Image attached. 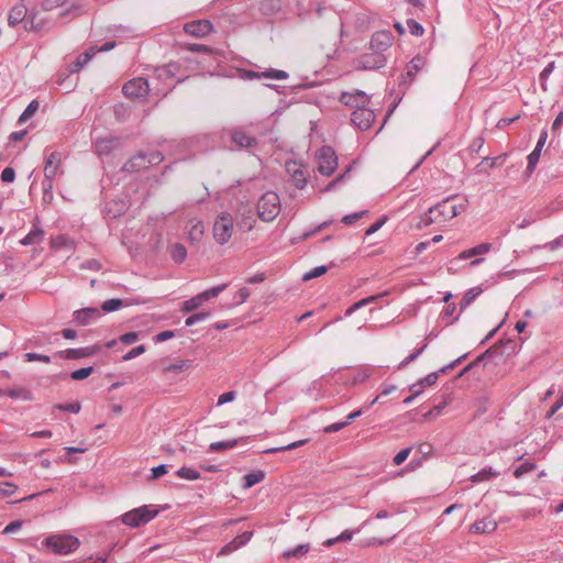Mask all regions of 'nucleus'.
<instances>
[{
	"mask_svg": "<svg viewBox=\"0 0 563 563\" xmlns=\"http://www.w3.org/2000/svg\"><path fill=\"white\" fill-rule=\"evenodd\" d=\"M80 545L78 538L71 534H52L42 541V547L49 549L54 554L67 555L75 552Z\"/></svg>",
	"mask_w": 563,
	"mask_h": 563,
	"instance_id": "nucleus-1",
	"label": "nucleus"
},
{
	"mask_svg": "<svg viewBox=\"0 0 563 563\" xmlns=\"http://www.w3.org/2000/svg\"><path fill=\"white\" fill-rule=\"evenodd\" d=\"M280 212V199L275 191L262 195L257 202L258 218L265 222L273 221Z\"/></svg>",
	"mask_w": 563,
	"mask_h": 563,
	"instance_id": "nucleus-2",
	"label": "nucleus"
},
{
	"mask_svg": "<svg viewBox=\"0 0 563 563\" xmlns=\"http://www.w3.org/2000/svg\"><path fill=\"white\" fill-rule=\"evenodd\" d=\"M158 512V509H152L150 506L145 505L125 512L121 520L124 525L136 528L150 522Z\"/></svg>",
	"mask_w": 563,
	"mask_h": 563,
	"instance_id": "nucleus-3",
	"label": "nucleus"
},
{
	"mask_svg": "<svg viewBox=\"0 0 563 563\" xmlns=\"http://www.w3.org/2000/svg\"><path fill=\"white\" fill-rule=\"evenodd\" d=\"M230 141L239 148L252 150L258 145V140L250 131V126L239 125L228 131Z\"/></svg>",
	"mask_w": 563,
	"mask_h": 563,
	"instance_id": "nucleus-4",
	"label": "nucleus"
},
{
	"mask_svg": "<svg viewBox=\"0 0 563 563\" xmlns=\"http://www.w3.org/2000/svg\"><path fill=\"white\" fill-rule=\"evenodd\" d=\"M318 172L323 176H331L338 167V157L331 146L324 145L316 153Z\"/></svg>",
	"mask_w": 563,
	"mask_h": 563,
	"instance_id": "nucleus-5",
	"label": "nucleus"
},
{
	"mask_svg": "<svg viewBox=\"0 0 563 563\" xmlns=\"http://www.w3.org/2000/svg\"><path fill=\"white\" fill-rule=\"evenodd\" d=\"M26 19V22L30 23L31 29L40 30L42 25L40 23H36V13L34 11H31L29 13L27 7L20 2L15 4L9 12L8 16V24L12 27L16 26L19 23L24 21Z\"/></svg>",
	"mask_w": 563,
	"mask_h": 563,
	"instance_id": "nucleus-6",
	"label": "nucleus"
},
{
	"mask_svg": "<svg viewBox=\"0 0 563 563\" xmlns=\"http://www.w3.org/2000/svg\"><path fill=\"white\" fill-rule=\"evenodd\" d=\"M233 233V218L229 213H221L213 224V236L219 244H225Z\"/></svg>",
	"mask_w": 563,
	"mask_h": 563,
	"instance_id": "nucleus-7",
	"label": "nucleus"
},
{
	"mask_svg": "<svg viewBox=\"0 0 563 563\" xmlns=\"http://www.w3.org/2000/svg\"><path fill=\"white\" fill-rule=\"evenodd\" d=\"M227 286H228L227 284H222V285L211 287V288L198 294L197 296L184 301L181 311L185 313H188V312H191V311L198 309L205 301H207L213 297H217L219 294H221L227 288Z\"/></svg>",
	"mask_w": 563,
	"mask_h": 563,
	"instance_id": "nucleus-8",
	"label": "nucleus"
},
{
	"mask_svg": "<svg viewBox=\"0 0 563 563\" xmlns=\"http://www.w3.org/2000/svg\"><path fill=\"white\" fill-rule=\"evenodd\" d=\"M490 250H492V244L490 243H482V244H478V245H476L474 247L465 250L462 253H460V255L457 257L453 258L450 262L449 271H452L454 268V266L460 261H465V260H468V258H472V257H476V258L470 263V266H476V265L481 264L484 261L483 257H477V256L487 254Z\"/></svg>",
	"mask_w": 563,
	"mask_h": 563,
	"instance_id": "nucleus-9",
	"label": "nucleus"
},
{
	"mask_svg": "<svg viewBox=\"0 0 563 563\" xmlns=\"http://www.w3.org/2000/svg\"><path fill=\"white\" fill-rule=\"evenodd\" d=\"M150 86L145 78L137 77L124 84L122 92L128 98H142L148 93Z\"/></svg>",
	"mask_w": 563,
	"mask_h": 563,
	"instance_id": "nucleus-10",
	"label": "nucleus"
},
{
	"mask_svg": "<svg viewBox=\"0 0 563 563\" xmlns=\"http://www.w3.org/2000/svg\"><path fill=\"white\" fill-rule=\"evenodd\" d=\"M393 42L394 35L390 31H377L371 37L369 48L374 53L384 54L391 46Z\"/></svg>",
	"mask_w": 563,
	"mask_h": 563,
	"instance_id": "nucleus-11",
	"label": "nucleus"
},
{
	"mask_svg": "<svg viewBox=\"0 0 563 563\" xmlns=\"http://www.w3.org/2000/svg\"><path fill=\"white\" fill-rule=\"evenodd\" d=\"M339 100L344 106L355 108V110L369 103V97L362 90H354L353 92L343 91Z\"/></svg>",
	"mask_w": 563,
	"mask_h": 563,
	"instance_id": "nucleus-12",
	"label": "nucleus"
},
{
	"mask_svg": "<svg viewBox=\"0 0 563 563\" xmlns=\"http://www.w3.org/2000/svg\"><path fill=\"white\" fill-rule=\"evenodd\" d=\"M386 57L380 53H366L363 54L357 60V68L365 70H375L386 65Z\"/></svg>",
	"mask_w": 563,
	"mask_h": 563,
	"instance_id": "nucleus-13",
	"label": "nucleus"
},
{
	"mask_svg": "<svg viewBox=\"0 0 563 563\" xmlns=\"http://www.w3.org/2000/svg\"><path fill=\"white\" fill-rule=\"evenodd\" d=\"M375 113L373 110H371L367 106L356 109L353 111L351 121L353 124H355L360 130L366 131L368 130L374 120H375Z\"/></svg>",
	"mask_w": 563,
	"mask_h": 563,
	"instance_id": "nucleus-14",
	"label": "nucleus"
},
{
	"mask_svg": "<svg viewBox=\"0 0 563 563\" xmlns=\"http://www.w3.org/2000/svg\"><path fill=\"white\" fill-rule=\"evenodd\" d=\"M101 316H102V313L99 308L88 307V308L75 310L73 312V321L77 325L85 327V325H89V324L93 323L96 320L101 318Z\"/></svg>",
	"mask_w": 563,
	"mask_h": 563,
	"instance_id": "nucleus-15",
	"label": "nucleus"
},
{
	"mask_svg": "<svg viewBox=\"0 0 563 563\" xmlns=\"http://www.w3.org/2000/svg\"><path fill=\"white\" fill-rule=\"evenodd\" d=\"M424 57H422L421 55H416L407 65L406 74L401 76L402 80L400 81L399 86H406V88H408L415 80L417 74L424 67Z\"/></svg>",
	"mask_w": 563,
	"mask_h": 563,
	"instance_id": "nucleus-16",
	"label": "nucleus"
},
{
	"mask_svg": "<svg viewBox=\"0 0 563 563\" xmlns=\"http://www.w3.org/2000/svg\"><path fill=\"white\" fill-rule=\"evenodd\" d=\"M286 172L290 176L292 185L298 189H303L307 185V175L300 164L295 161L286 163Z\"/></svg>",
	"mask_w": 563,
	"mask_h": 563,
	"instance_id": "nucleus-17",
	"label": "nucleus"
},
{
	"mask_svg": "<svg viewBox=\"0 0 563 563\" xmlns=\"http://www.w3.org/2000/svg\"><path fill=\"white\" fill-rule=\"evenodd\" d=\"M62 174V154L55 151L46 155L44 176H46V178H55L57 175Z\"/></svg>",
	"mask_w": 563,
	"mask_h": 563,
	"instance_id": "nucleus-18",
	"label": "nucleus"
},
{
	"mask_svg": "<svg viewBox=\"0 0 563 563\" xmlns=\"http://www.w3.org/2000/svg\"><path fill=\"white\" fill-rule=\"evenodd\" d=\"M213 30L212 23L208 20H197L184 25V31L196 37H205Z\"/></svg>",
	"mask_w": 563,
	"mask_h": 563,
	"instance_id": "nucleus-19",
	"label": "nucleus"
},
{
	"mask_svg": "<svg viewBox=\"0 0 563 563\" xmlns=\"http://www.w3.org/2000/svg\"><path fill=\"white\" fill-rule=\"evenodd\" d=\"M121 145V139L117 136L100 137L96 141V152L98 155H109Z\"/></svg>",
	"mask_w": 563,
	"mask_h": 563,
	"instance_id": "nucleus-20",
	"label": "nucleus"
},
{
	"mask_svg": "<svg viewBox=\"0 0 563 563\" xmlns=\"http://www.w3.org/2000/svg\"><path fill=\"white\" fill-rule=\"evenodd\" d=\"M98 351L97 346H85L78 349H67L57 352V355L65 360H79L93 355Z\"/></svg>",
	"mask_w": 563,
	"mask_h": 563,
	"instance_id": "nucleus-21",
	"label": "nucleus"
},
{
	"mask_svg": "<svg viewBox=\"0 0 563 563\" xmlns=\"http://www.w3.org/2000/svg\"><path fill=\"white\" fill-rule=\"evenodd\" d=\"M497 529V522L492 517H485L481 520L475 521L470 527V532L475 534L490 533Z\"/></svg>",
	"mask_w": 563,
	"mask_h": 563,
	"instance_id": "nucleus-22",
	"label": "nucleus"
},
{
	"mask_svg": "<svg viewBox=\"0 0 563 563\" xmlns=\"http://www.w3.org/2000/svg\"><path fill=\"white\" fill-rule=\"evenodd\" d=\"M507 156L508 155L506 153H504V154L498 155L496 157H484L482 159V162L478 165H476V167H475L476 173L487 174L490 168H493L495 166L503 165L505 163Z\"/></svg>",
	"mask_w": 563,
	"mask_h": 563,
	"instance_id": "nucleus-23",
	"label": "nucleus"
},
{
	"mask_svg": "<svg viewBox=\"0 0 563 563\" xmlns=\"http://www.w3.org/2000/svg\"><path fill=\"white\" fill-rule=\"evenodd\" d=\"M433 213L437 214L440 222L450 220L454 218V211L450 209V198H446L433 206Z\"/></svg>",
	"mask_w": 563,
	"mask_h": 563,
	"instance_id": "nucleus-24",
	"label": "nucleus"
},
{
	"mask_svg": "<svg viewBox=\"0 0 563 563\" xmlns=\"http://www.w3.org/2000/svg\"><path fill=\"white\" fill-rule=\"evenodd\" d=\"M180 71V65L176 62H170L164 66L157 67L155 73L159 79L174 78Z\"/></svg>",
	"mask_w": 563,
	"mask_h": 563,
	"instance_id": "nucleus-25",
	"label": "nucleus"
},
{
	"mask_svg": "<svg viewBox=\"0 0 563 563\" xmlns=\"http://www.w3.org/2000/svg\"><path fill=\"white\" fill-rule=\"evenodd\" d=\"M146 167V154L139 153L124 164L123 170L128 173H134Z\"/></svg>",
	"mask_w": 563,
	"mask_h": 563,
	"instance_id": "nucleus-26",
	"label": "nucleus"
},
{
	"mask_svg": "<svg viewBox=\"0 0 563 563\" xmlns=\"http://www.w3.org/2000/svg\"><path fill=\"white\" fill-rule=\"evenodd\" d=\"M250 77L284 80L288 78V73L279 69H268L262 73L250 71Z\"/></svg>",
	"mask_w": 563,
	"mask_h": 563,
	"instance_id": "nucleus-27",
	"label": "nucleus"
},
{
	"mask_svg": "<svg viewBox=\"0 0 563 563\" xmlns=\"http://www.w3.org/2000/svg\"><path fill=\"white\" fill-rule=\"evenodd\" d=\"M44 236V231L40 228H33L21 241L20 243L24 246L36 245L42 242Z\"/></svg>",
	"mask_w": 563,
	"mask_h": 563,
	"instance_id": "nucleus-28",
	"label": "nucleus"
},
{
	"mask_svg": "<svg viewBox=\"0 0 563 563\" xmlns=\"http://www.w3.org/2000/svg\"><path fill=\"white\" fill-rule=\"evenodd\" d=\"M169 254L175 263H183L187 257V250L184 244L175 243L169 247Z\"/></svg>",
	"mask_w": 563,
	"mask_h": 563,
	"instance_id": "nucleus-29",
	"label": "nucleus"
},
{
	"mask_svg": "<svg viewBox=\"0 0 563 563\" xmlns=\"http://www.w3.org/2000/svg\"><path fill=\"white\" fill-rule=\"evenodd\" d=\"M0 395H5L12 399H18V398H21L23 400L32 399L31 391L25 388H22V387L0 390Z\"/></svg>",
	"mask_w": 563,
	"mask_h": 563,
	"instance_id": "nucleus-30",
	"label": "nucleus"
},
{
	"mask_svg": "<svg viewBox=\"0 0 563 563\" xmlns=\"http://www.w3.org/2000/svg\"><path fill=\"white\" fill-rule=\"evenodd\" d=\"M482 292L483 289L478 286L468 289L460 302V309H466Z\"/></svg>",
	"mask_w": 563,
	"mask_h": 563,
	"instance_id": "nucleus-31",
	"label": "nucleus"
},
{
	"mask_svg": "<svg viewBox=\"0 0 563 563\" xmlns=\"http://www.w3.org/2000/svg\"><path fill=\"white\" fill-rule=\"evenodd\" d=\"M361 529L356 530H344L340 536L335 538H331L324 541L323 545L325 547H332L338 542H347L351 541L355 533H358Z\"/></svg>",
	"mask_w": 563,
	"mask_h": 563,
	"instance_id": "nucleus-32",
	"label": "nucleus"
},
{
	"mask_svg": "<svg viewBox=\"0 0 563 563\" xmlns=\"http://www.w3.org/2000/svg\"><path fill=\"white\" fill-rule=\"evenodd\" d=\"M499 475L498 472L494 471L490 466L485 467L477 472L476 474L471 476V481L474 483L485 482L493 477H497Z\"/></svg>",
	"mask_w": 563,
	"mask_h": 563,
	"instance_id": "nucleus-33",
	"label": "nucleus"
},
{
	"mask_svg": "<svg viewBox=\"0 0 563 563\" xmlns=\"http://www.w3.org/2000/svg\"><path fill=\"white\" fill-rule=\"evenodd\" d=\"M264 477H265V473L263 471H256V472L249 473L243 477V481H244L243 487L251 488L254 485L261 483L264 479Z\"/></svg>",
	"mask_w": 563,
	"mask_h": 563,
	"instance_id": "nucleus-34",
	"label": "nucleus"
},
{
	"mask_svg": "<svg viewBox=\"0 0 563 563\" xmlns=\"http://www.w3.org/2000/svg\"><path fill=\"white\" fill-rule=\"evenodd\" d=\"M282 9L280 0H264L261 2L260 10L264 14H274Z\"/></svg>",
	"mask_w": 563,
	"mask_h": 563,
	"instance_id": "nucleus-35",
	"label": "nucleus"
},
{
	"mask_svg": "<svg viewBox=\"0 0 563 563\" xmlns=\"http://www.w3.org/2000/svg\"><path fill=\"white\" fill-rule=\"evenodd\" d=\"M493 354L492 350L488 349L486 350L483 354H481L479 356H477L473 362H471L468 365H466L459 374H457V378H461L462 376H464L466 373H468L471 369H473L475 366H477L479 363H482L483 361H485L486 358L490 357Z\"/></svg>",
	"mask_w": 563,
	"mask_h": 563,
	"instance_id": "nucleus-36",
	"label": "nucleus"
},
{
	"mask_svg": "<svg viewBox=\"0 0 563 563\" xmlns=\"http://www.w3.org/2000/svg\"><path fill=\"white\" fill-rule=\"evenodd\" d=\"M310 550V544L309 543H305V544H299L297 545L296 548L291 549V550H287L284 552V558L286 559H289V558H301L305 554H307Z\"/></svg>",
	"mask_w": 563,
	"mask_h": 563,
	"instance_id": "nucleus-37",
	"label": "nucleus"
},
{
	"mask_svg": "<svg viewBox=\"0 0 563 563\" xmlns=\"http://www.w3.org/2000/svg\"><path fill=\"white\" fill-rule=\"evenodd\" d=\"M124 306V301L122 299H119V298H112V299H109V300H106L102 306H101V313L102 312H113V311H117L119 310L120 308H122Z\"/></svg>",
	"mask_w": 563,
	"mask_h": 563,
	"instance_id": "nucleus-38",
	"label": "nucleus"
},
{
	"mask_svg": "<svg viewBox=\"0 0 563 563\" xmlns=\"http://www.w3.org/2000/svg\"><path fill=\"white\" fill-rule=\"evenodd\" d=\"M176 475L180 478L188 481H196L200 478V473L191 467L183 466L176 472Z\"/></svg>",
	"mask_w": 563,
	"mask_h": 563,
	"instance_id": "nucleus-39",
	"label": "nucleus"
},
{
	"mask_svg": "<svg viewBox=\"0 0 563 563\" xmlns=\"http://www.w3.org/2000/svg\"><path fill=\"white\" fill-rule=\"evenodd\" d=\"M236 444H238L236 439L218 441V442H213L210 444L209 451L214 452V451H220V450H230V449H233L234 446H236Z\"/></svg>",
	"mask_w": 563,
	"mask_h": 563,
	"instance_id": "nucleus-40",
	"label": "nucleus"
},
{
	"mask_svg": "<svg viewBox=\"0 0 563 563\" xmlns=\"http://www.w3.org/2000/svg\"><path fill=\"white\" fill-rule=\"evenodd\" d=\"M191 366V361L189 360H181L176 363L169 364L165 367V372H172V373H180L185 369L189 368Z\"/></svg>",
	"mask_w": 563,
	"mask_h": 563,
	"instance_id": "nucleus-41",
	"label": "nucleus"
},
{
	"mask_svg": "<svg viewBox=\"0 0 563 563\" xmlns=\"http://www.w3.org/2000/svg\"><path fill=\"white\" fill-rule=\"evenodd\" d=\"M307 442H308V439L295 441V442H291V443H289L287 445H284V446L267 449V450H265V453L266 454H272V453H276V452H280V451L297 449V448L306 444Z\"/></svg>",
	"mask_w": 563,
	"mask_h": 563,
	"instance_id": "nucleus-42",
	"label": "nucleus"
},
{
	"mask_svg": "<svg viewBox=\"0 0 563 563\" xmlns=\"http://www.w3.org/2000/svg\"><path fill=\"white\" fill-rule=\"evenodd\" d=\"M88 54L81 53L77 56L76 60L69 66L70 73H78L84 66L89 63Z\"/></svg>",
	"mask_w": 563,
	"mask_h": 563,
	"instance_id": "nucleus-43",
	"label": "nucleus"
},
{
	"mask_svg": "<svg viewBox=\"0 0 563 563\" xmlns=\"http://www.w3.org/2000/svg\"><path fill=\"white\" fill-rule=\"evenodd\" d=\"M434 222H440L437 214L433 213V208H429L428 212H426L418 224L419 228H426Z\"/></svg>",
	"mask_w": 563,
	"mask_h": 563,
	"instance_id": "nucleus-44",
	"label": "nucleus"
},
{
	"mask_svg": "<svg viewBox=\"0 0 563 563\" xmlns=\"http://www.w3.org/2000/svg\"><path fill=\"white\" fill-rule=\"evenodd\" d=\"M541 152L539 148H534L529 155H528V165H527V173L531 174L536 169L538 162L540 159Z\"/></svg>",
	"mask_w": 563,
	"mask_h": 563,
	"instance_id": "nucleus-45",
	"label": "nucleus"
},
{
	"mask_svg": "<svg viewBox=\"0 0 563 563\" xmlns=\"http://www.w3.org/2000/svg\"><path fill=\"white\" fill-rule=\"evenodd\" d=\"M53 180H54V178H46V176H44V179L42 181L43 199L44 200L53 199V188H54Z\"/></svg>",
	"mask_w": 563,
	"mask_h": 563,
	"instance_id": "nucleus-46",
	"label": "nucleus"
},
{
	"mask_svg": "<svg viewBox=\"0 0 563 563\" xmlns=\"http://www.w3.org/2000/svg\"><path fill=\"white\" fill-rule=\"evenodd\" d=\"M536 464L532 463V462H525L522 463L521 465H519L518 467L515 468L514 471V476L516 478H520L522 477L525 474L527 473H530L532 472L533 470H536Z\"/></svg>",
	"mask_w": 563,
	"mask_h": 563,
	"instance_id": "nucleus-47",
	"label": "nucleus"
},
{
	"mask_svg": "<svg viewBox=\"0 0 563 563\" xmlns=\"http://www.w3.org/2000/svg\"><path fill=\"white\" fill-rule=\"evenodd\" d=\"M203 224L200 221L194 223L188 232V236L191 241H198L203 234Z\"/></svg>",
	"mask_w": 563,
	"mask_h": 563,
	"instance_id": "nucleus-48",
	"label": "nucleus"
},
{
	"mask_svg": "<svg viewBox=\"0 0 563 563\" xmlns=\"http://www.w3.org/2000/svg\"><path fill=\"white\" fill-rule=\"evenodd\" d=\"M93 373V367H82L70 373V377L74 380H82Z\"/></svg>",
	"mask_w": 563,
	"mask_h": 563,
	"instance_id": "nucleus-49",
	"label": "nucleus"
},
{
	"mask_svg": "<svg viewBox=\"0 0 563 563\" xmlns=\"http://www.w3.org/2000/svg\"><path fill=\"white\" fill-rule=\"evenodd\" d=\"M80 409H81V405L79 401H74V402L66 404V405L59 404V405L54 406V408H53V410L68 411L71 413H78L80 411Z\"/></svg>",
	"mask_w": 563,
	"mask_h": 563,
	"instance_id": "nucleus-50",
	"label": "nucleus"
},
{
	"mask_svg": "<svg viewBox=\"0 0 563 563\" xmlns=\"http://www.w3.org/2000/svg\"><path fill=\"white\" fill-rule=\"evenodd\" d=\"M427 346H428V343H424L420 349H418L415 352H412L411 354H409L404 361L400 362L399 368H404L407 365H409L411 362L417 360L423 353V351L427 349Z\"/></svg>",
	"mask_w": 563,
	"mask_h": 563,
	"instance_id": "nucleus-51",
	"label": "nucleus"
},
{
	"mask_svg": "<svg viewBox=\"0 0 563 563\" xmlns=\"http://www.w3.org/2000/svg\"><path fill=\"white\" fill-rule=\"evenodd\" d=\"M327 271H328V267L324 265L317 266V267L310 269L309 272L305 273L302 276V279L310 280V279L317 278V277L323 275L324 273H327Z\"/></svg>",
	"mask_w": 563,
	"mask_h": 563,
	"instance_id": "nucleus-52",
	"label": "nucleus"
},
{
	"mask_svg": "<svg viewBox=\"0 0 563 563\" xmlns=\"http://www.w3.org/2000/svg\"><path fill=\"white\" fill-rule=\"evenodd\" d=\"M209 316H210L209 312H203V311L194 313L185 320V324L187 327H191L198 322L205 321L207 318H209Z\"/></svg>",
	"mask_w": 563,
	"mask_h": 563,
	"instance_id": "nucleus-53",
	"label": "nucleus"
},
{
	"mask_svg": "<svg viewBox=\"0 0 563 563\" xmlns=\"http://www.w3.org/2000/svg\"><path fill=\"white\" fill-rule=\"evenodd\" d=\"M409 32L415 36L423 35L424 29L422 25L413 19L407 20Z\"/></svg>",
	"mask_w": 563,
	"mask_h": 563,
	"instance_id": "nucleus-54",
	"label": "nucleus"
},
{
	"mask_svg": "<svg viewBox=\"0 0 563 563\" xmlns=\"http://www.w3.org/2000/svg\"><path fill=\"white\" fill-rule=\"evenodd\" d=\"M367 213L366 210H363V211H358V212H354V213H351V214H346L342 218V222L345 224V225H352L354 224L356 221H358L360 219H362L365 214Z\"/></svg>",
	"mask_w": 563,
	"mask_h": 563,
	"instance_id": "nucleus-55",
	"label": "nucleus"
},
{
	"mask_svg": "<svg viewBox=\"0 0 563 563\" xmlns=\"http://www.w3.org/2000/svg\"><path fill=\"white\" fill-rule=\"evenodd\" d=\"M67 0H41L40 5L44 11H52L63 5Z\"/></svg>",
	"mask_w": 563,
	"mask_h": 563,
	"instance_id": "nucleus-56",
	"label": "nucleus"
},
{
	"mask_svg": "<svg viewBox=\"0 0 563 563\" xmlns=\"http://www.w3.org/2000/svg\"><path fill=\"white\" fill-rule=\"evenodd\" d=\"M18 490V486L11 482L3 483V486H0V496L10 497L15 494Z\"/></svg>",
	"mask_w": 563,
	"mask_h": 563,
	"instance_id": "nucleus-57",
	"label": "nucleus"
},
{
	"mask_svg": "<svg viewBox=\"0 0 563 563\" xmlns=\"http://www.w3.org/2000/svg\"><path fill=\"white\" fill-rule=\"evenodd\" d=\"M450 198V209L451 211H454V217L459 216L461 212H463L466 209L467 200L462 199L460 203H455L454 199L452 197Z\"/></svg>",
	"mask_w": 563,
	"mask_h": 563,
	"instance_id": "nucleus-58",
	"label": "nucleus"
},
{
	"mask_svg": "<svg viewBox=\"0 0 563 563\" xmlns=\"http://www.w3.org/2000/svg\"><path fill=\"white\" fill-rule=\"evenodd\" d=\"M168 468L166 464H161L158 466H155L151 470V476L148 477L150 481H155L159 478L161 476L167 474Z\"/></svg>",
	"mask_w": 563,
	"mask_h": 563,
	"instance_id": "nucleus-59",
	"label": "nucleus"
},
{
	"mask_svg": "<svg viewBox=\"0 0 563 563\" xmlns=\"http://www.w3.org/2000/svg\"><path fill=\"white\" fill-rule=\"evenodd\" d=\"M554 67H555V63L554 62H550L544 68L543 70L541 71L540 74V80H541V86L543 88V90H545V86H544V82L547 81V79L549 78V76L553 73L554 70Z\"/></svg>",
	"mask_w": 563,
	"mask_h": 563,
	"instance_id": "nucleus-60",
	"label": "nucleus"
},
{
	"mask_svg": "<svg viewBox=\"0 0 563 563\" xmlns=\"http://www.w3.org/2000/svg\"><path fill=\"white\" fill-rule=\"evenodd\" d=\"M410 452H411V448L410 446L400 450L394 456V460H393L394 464L397 465V466L401 465L407 460V457L409 456Z\"/></svg>",
	"mask_w": 563,
	"mask_h": 563,
	"instance_id": "nucleus-61",
	"label": "nucleus"
},
{
	"mask_svg": "<svg viewBox=\"0 0 563 563\" xmlns=\"http://www.w3.org/2000/svg\"><path fill=\"white\" fill-rule=\"evenodd\" d=\"M25 361H27V362L40 361V362H44V363H49L51 357L48 355L30 352V353L25 354Z\"/></svg>",
	"mask_w": 563,
	"mask_h": 563,
	"instance_id": "nucleus-62",
	"label": "nucleus"
},
{
	"mask_svg": "<svg viewBox=\"0 0 563 563\" xmlns=\"http://www.w3.org/2000/svg\"><path fill=\"white\" fill-rule=\"evenodd\" d=\"M185 48L189 52H202L206 54L211 55L213 53V49L209 46L202 45V44H187Z\"/></svg>",
	"mask_w": 563,
	"mask_h": 563,
	"instance_id": "nucleus-63",
	"label": "nucleus"
},
{
	"mask_svg": "<svg viewBox=\"0 0 563 563\" xmlns=\"http://www.w3.org/2000/svg\"><path fill=\"white\" fill-rule=\"evenodd\" d=\"M239 548H241V545L239 544L238 540H235V538L230 541L228 544H225L219 552V555H228L230 553H232L233 551L238 550Z\"/></svg>",
	"mask_w": 563,
	"mask_h": 563,
	"instance_id": "nucleus-64",
	"label": "nucleus"
}]
</instances>
